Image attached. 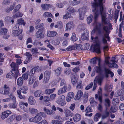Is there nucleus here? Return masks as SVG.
I'll return each instance as SVG.
<instances>
[{
  "label": "nucleus",
  "mask_w": 124,
  "mask_h": 124,
  "mask_svg": "<svg viewBox=\"0 0 124 124\" xmlns=\"http://www.w3.org/2000/svg\"><path fill=\"white\" fill-rule=\"evenodd\" d=\"M5 22L7 23H10L11 22L13 24L14 22V20L13 18L8 16H7L5 18Z\"/></svg>",
  "instance_id": "32"
},
{
  "label": "nucleus",
  "mask_w": 124,
  "mask_h": 124,
  "mask_svg": "<svg viewBox=\"0 0 124 124\" xmlns=\"http://www.w3.org/2000/svg\"><path fill=\"white\" fill-rule=\"evenodd\" d=\"M105 91L108 92H110L112 90V88L111 85L106 86L105 88Z\"/></svg>",
  "instance_id": "53"
},
{
  "label": "nucleus",
  "mask_w": 124,
  "mask_h": 124,
  "mask_svg": "<svg viewBox=\"0 0 124 124\" xmlns=\"http://www.w3.org/2000/svg\"><path fill=\"white\" fill-rule=\"evenodd\" d=\"M85 15V11L80 12L79 14V19L81 20H83L84 18V16Z\"/></svg>",
  "instance_id": "43"
},
{
  "label": "nucleus",
  "mask_w": 124,
  "mask_h": 124,
  "mask_svg": "<svg viewBox=\"0 0 124 124\" xmlns=\"http://www.w3.org/2000/svg\"><path fill=\"white\" fill-rule=\"evenodd\" d=\"M93 17V16L91 14L89 17H87V21L88 24H89L92 22Z\"/></svg>",
  "instance_id": "48"
},
{
  "label": "nucleus",
  "mask_w": 124,
  "mask_h": 124,
  "mask_svg": "<svg viewBox=\"0 0 124 124\" xmlns=\"http://www.w3.org/2000/svg\"><path fill=\"white\" fill-rule=\"evenodd\" d=\"M91 38L92 40H93V41L96 43H99L98 38L97 36H96L94 38L93 36H91Z\"/></svg>",
  "instance_id": "50"
},
{
  "label": "nucleus",
  "mask_w": 124,
  "mask_h": 124,
  "mask_svg": "<svg viewBox=\"0 0 124 124\" xmlns=\"http://www.w3.org/2000/svg\"><path fill=\"white\" fill-rule=\"evenodd\" d=\"M101 26L103 27L104 26L102 24L100 23H98L95 26L96 29L98 31V33L100 34L101 33Z\"/></svg>",
  "instance_id": "23"
},
{
  "label": "nucleus",
  "mask_w": 124,
  "mask_h": 124,
  "mask_svg": "<svg viewBox=\"0 0 124 124\" xmlns=\"http://www.w3.org/2000/svg\"><path fill=\"white\" fill-rule=\"evenodd\" d=\"M22 78L24 80H26L28 78V73H25L22 75Z\"/></svg>",
  "instance_id": "62"
},
{
  "label": "nucleus",
  "mask_w": 124,
  "mask_h": 124,
  "mask_svg": "<svg viewBox=\"0 0 124 124\" xmlns=\"http://www.w3.org/2000/svg\"><path fill=\"white\" fill-rule=\"evenodd\" d=\"M40 21L41 20L40 19H38L35 22V24L37 25L35 27L36 29H40L44 27L43 26L44 25V24L42 23H40Z\"/></svg>",
  "instance_id": "16"
},
{
  "label": "nucleus",
  "mask_w": 124,
  "mask_h": 124,
  "mask_svg": "<svg viewBox=\"0 0 124 124\" xmlns=\"http://www.w3.org/2000/svg\"><path fill=\"white\" fill-rule=\"evenodd\" d=\"M71 78L72 83L73 85H75L77 84L78 78L76 75L72 74Z\"/></svg>",
  "instance_id": "15"
},
{
  "label": "nucleus",
  "mask_w": 124,
  "mask_h": 124,
  "mask_svg": "<svg viewBox=\"0 0 124 124\" xmlns=\"http://www.w3.org/2000/svg\"><path fill=\"white\" fill-rule=\"evenodd\" d=\"M92 111L91 107L90 106L87 107L85 110V112L86 113L91 112Z\"/></svg>",
  "instance_id": "58"
},
{
  "label": "nucleus",
  "mask_w": 124,
  "mask_h": 124,
  "mask_svg": "<svg viewBox=\"0 0 124 124\" xmlns=\"http://www.w3.org/2000/svg\"><path fill=\"white\" fill-rule=\"evenodd\" d=\"M10 65L12 68L11 70L12 71H10L7 74L6 77L7 78L11 79L13 77L15 78V79L16 80L19 74L17 65L14 62H12Z\"/></svg>",
  "instance_id": "2"
},
{
  "label": "nucleus",
  "mask_w": 124,
  "mask_h": 124,
  "mask_svg": "<svg viewBox=\"0 0 124 124\" xmlns=\"http://www.w3.org/2000/svg\"><path fill=\"white\" fill-rule=\"evenodd\" d=\"M16 26H14L13 29L12 34L14 36H18L20 34H22L23 30L22 29H20L19 28L16 27Z\"/></svg>",
  "instance_id": "4"
},
{
  "label": "nucleus",
  "mask_w": 124,
  "mask_h": 124,
  "mask_svg": "<svg viewBox=\"0 0 124 124\" xmlns=\"http://www.w3.org/2000/svg\"><path fill=\"white\" fill-rule=\"evenodd\" d=\"M8 30L5 28H3L0 29V34L5 35L8 32Z\"/></svg>",
  "instance_id": "37"
},
{
  "label": "nucleus",
  "mask_w": 124,
  "mask_h": 124,
  "mask_svg": "<svg viewBox=\"0 0 124 124\" xmlns=\"http://www.w3.org/2000/svg\"><path fill=\"white\" fill-rule=\"evenodd\" d=\"M73 27V22L72 21H70L66 24V31L70 30L71 28Z\"/></svg>",
  "instance_id": "20"
},
{
  "label": "nucleus",
  "mask_w": 124,
  "mask_h": 124,
  "mask_svg": "<svg viewBox=\"0 0 124 124\" xmlns=\"http://www.w3.org/2000/svg\"><path fill=\"white\" fill-rule=\"evenodd\" d=\"M23 16V14L22 13L18 12L16 13L15 15H14L13 17L14 18H16L19 17H22Z\"/></svg>",
  "instance_id": "44"
},
{
  "label": "nucleus",
  "mask_w": 124,
  "mask_h": 124,
  "mask_svg": "<svg viewBox=\"0 0 124 124\" xmlns=\"http://www.w3.org/2000/svg\"><path fill=\"white\" fill-rule=\"evenodd\" d=\"M81 118V115L78 114H76L75 116L73 117V119L75 122H76L79 121Z\"/></svg>",
  "instance_id": "25"
},
{
  "label": "nucleus",
  "mask_w": 124,
  "mask_h": 124,
  "mask_svg": "<svg viewBox=\"0 0 124 124\" xmlns=\"http://www.w3.org/2000/svg\"><path fill=\"white\" fill-rule=\"evenodd\" d=\"M109 27L107 26H104L103 27V30L105 31L106 32V34L104 36L105 37L107 38L109 37V32H110V31H109V32H108L109 30H112L113 29L112 26L111 24L109 25Z\"/></svg>",
  "instance_id": "11"
},
{
  "label": "nucleus",
  "mask_w": 124,
  "mask_h": 124,
  "mask_svg": "<svg viewBox=\"0 0 124 124\" xmlns=\"http://www.w3.org/2000/svg\"><path fill=\"white\" fill-rule=\"evenodd\" d=\"M55 119L56 120H53L52 121V124H62L64 121V118L60 116H56Z\"/></svg>",
  "instance_id": "6"
},
{
  "label": "nucleus",
  "mask_w": 124,
  "mask_h": 124,
  "mask_svg": "<svg viewBox=\"0 0 124 124\" xmlns=\"http://www.w3.org/2000/svg\"><path fill=\"white\" fill-rule=\"evenodd\" d=\"M47 36L49 37H54L57 34V32L54 31H47Z\"/></svg>",
  "instance_id": "22"
},
{
  "label": "nucleus",
  "mask_w": 124,
  "mask_h": 124,
  "mask_svg": "<svg viewBox=\"0 0 124 124\" xmlns=\"http://www.w3.org/2000/svg\"><path fill=\"white\" fill-rule=\"evenodd\" d=\"M56 102L57 104L62 106H65L66 104L65 96L62 95L60 96L56 101Z\"/></svg>",
  "instance_id": "5"
},
{
  "label": "nucleus",
  "mask_w": 124,
  "mask_h": 124,
  "mask_svg": "<svg viewBox=\"0 0 124 124\" xmlns=\"http://www.w3.org/2000/svg\"><path fill=\"white\" fill-rule=\"evenodd\" d=\"M62 68L61 67H59L55 70V73L56 75L57 76H59L61 73Z\"/></svg>",
  "instance_id": "39"
},
{
  "label": "nucleus",
  "mask_w": 124,
  "mask_h": 124,
  "mask_svg": "<svg viewBox=\"0 0 124 124\" xmlns=\"http://www.w3.org/2000/svg\"><path fill=\"white\" fill-rule=\"evenodd\" d=\"M34 95L36 97H39L43 94L42 90H38L34 92Z\"/></svg>",
  "instance_id": "26"
},
{
  "label": "nucleus",
  "mask_w": 124,
  "mask_h": 124,
  "mask_svg": "<svg viewBox=\"0 0 124 124\" xmlns=\"http://www.w3.org/2000/svg\"><path fill=\"white\" fill-rule=\"evenodd\" d=\"M90 50L93 52H95L98 54L100 53L101 52L100 43H96L94 45H91L90 47Z\"/></svg>",
  "instance_id": "3"
},
{
  "label": "nucleus",
  "mask_w": 124,
  "mask_h": 124,
  "mask_svg": "<svg viewBox=\"0 0 124 124\" xmlns=\"http://www.w3.org/2000/svg\"><path fill=\"white\" fill-rule=\"evenodd\" d=\"M45 17H52L53 16L50 12H46L44 13L43 15Z\"/></svg>",
  "instance_id": "36"
},
{
  "label": "nucleus",
  "mask_w": 124,
  "mask_h": 124,
  "mask_svg": "<svg viewBox=\"0 0 124 124\" xmlns=\"http://www.w3.org/2000/svg\"><path fill=\"white\" fill-rule=\"evenodd\" d=\"M55 90V88L52 89H46L45 91V93L46 94H50L53 92Z\"/></svg>",
  "instance_id": "41"
},
{
  "label": "nucleus",
  "mask_w": 124,
  "mask_h": 124,
  "mask_svg": "<svg viewBox=\"0 0 124 124\" xmlns=\"http://www.w3.org/2000/svg\"><path fill=\"white\" fill-rule=\"evenodd\" d=\"M67 11L68 12H70V14H74L76 11V10L73 8L70 7H69L67 9Z\"/></svg>",
  "instance_id": "35"
},
{
  "label": "nucleus",
  "mask_w": 124,
  "mask_h": 124,
  "mask_svg": "<svg viewBox=\"0 0 124 124\" xmlns=\"http://www.w3.org/2000/svg\"><path fill=\"white\" fill-rule=\"evenodd\" d=\"M51 72L48 71H46L44 74V77L43 80V83H47L50 78Z\"/></svg>",
  "instance_id": "9"
},
{
  "label": "nucleus",
  "mask_w": 124,
  "mask_h": 124,
  "mask_svg": "<svg viewBox=\"0 0 124 124\" xmlns=\"http://www.w3.org/2000/svg\"><path fill=\"white\" fill-rule=\"evenodd\" d=\"M28 104L26 102H21L20 103V107L22 108L23 106L24 105L26 107H27L28 106Z\"/></svg>",
  "instance_id": "64"
},
{
  "label": "nucleus",
  "mask_w": 124,
  "mask_h": 124,
  "mask_svg": "<svg viewBox=\"0 0 124 124\" xmlns=\"http://www.w3.org/2000/svg\"><path fill=\"white\" fill-rule=\"evenodd\" d=\"M44 29V28L43 27L38 29L35 34V36L37 38L41 39L44 38V33L43 30Z\"/></svg>",
  "instance_id": "8"
},
{
  "label": "nucleus",
  "mask_w": 124,
  "mask_h": 124,
  "mask_svg": "<svg viewBox=\"0 0 124 124\" xmlns=\"http://www.w3.org/2000/svg\"><path fill=\"white\" fill-rule=\"evenodd\" d=\"M104 70L105 72V76L106 78H108L109 77L108 74L109 73L108 72V69L105 68Z\"/></svg>",
  "instance_id": "55"
},
{
  "label": "nucleus",
  "mask_w": 124,
  "mask_h": 124,
  "mask_svg": "<svg viewBox=\"0 0 124 124\" xmlns=\"http://www.w3.org/2000/svg\"><path fill=\"white\" fill-rule=\"evenodd\" d=\"M117 110L116 107L115 106H112L110 109V111L111 112L114 113Z\"/></svg>",
  "instance_id": "51"
},
{
  "label": "nucleus",
  "mask_w": 124,
  "mask_h": 124,
  "mask_svg": "<svg viewBox=\"0 0 124 124\" xmlns=\"http://www.w3.org/2000/svg\"><path fill=\"white\" fill-rule=\"evenodd\" d=\"M99 65V66H96L95 67L94 69L96 73L101 74L102 72V70L101 66L100 65V64Z\"/></svg>",
  "instance_id": "31"
},
{
  "label": "nucleus",
  "mask_w": 124,
  "mask_h": 124,
  "mask_svg": "<svg viewBox=\"0 0 124 124\" xmlns=\"http://www.w3.org/2000/svg\"><path fill=\"white\" fill-rule=\"evenodd\" d=\"M90 103L91 106L93 107L95 106L97 104V102L92 99H90Z\"/></svg>",
  "instance_id": "46"
},
{
  "label": "nucleus",
  "mask_w": 124,
  "mask_h": 124,
  "mask_svg": "<svg viewBox=\"0 0 124 124\" xmlns=\"http://www.w3.org/2000/svg\"><path fill=\"white\" fill-rule=\"evenodd\" d=\"M74 96V93L73 92H70L68 94V95L66 98L67 102H69L70 101L71 99L73 98Z\"/></svg>",
  "instance_id": "19"
},
{
  "label": "nucleus",
  "mask_w": 124,
  "mask_h": 124,
  "mask_svg": "<svg viewBox=\"0 0 124 124\" xmlns=\"http://www.w3.org/2000/svg\"><path fill=\"white\" fill-rule=\"evenodd\" d=\"M64 112L65 114L66 117L69 116L71 117L73 115V113L71 112L70 110L67 108L64 109Z\"/></svg>",
  "instance_id": "18"
},
{
  "label": "nucleus",
  "mask_w": 124,
  "mask_h": 124,
  "mask_svg": "<svg viewBox=\"0 0 124 124\" xmlns=\"http://www.w3.org/2000/svg\"><path fill=\"white\" fill-rule=\"evenodd\" d=\"M11 113V112L9 110H7L3 112L2 113L1 118L2 119H4L7 117Z\"/></svg>",
  "instance_id": "12"
},
{
  "label": "nucleus",
  "mask_w": 124,
  "mask_h": 124,
  "mask_svg": "<svg viewBox=\"0 0 124 124\" xmlns=\"http://www.w3.org/2000/svg\"><path fill=\"white\" fill-rule=\"evenodd\" d=\"M29 110L30 113L32 114H36L38 112V110L37 109L33 108H30Z\"/></svg>",
  "instance_id": "40"
},
{
  "label": "nucleus",
  "mask_w": 124,
  "mask_h": 124,
  "mask_svg": "<svg viewBox=\"0 0 124 124\" xmlns=\"http://www.w3.org/2000/svg\"><path fill=\"white\" fill-rule=\"evenodd\" d=\"M17 104L16 102H13V103H11L9 105L10 107L12 108H15L17 107Z\"/></svg>",
  "instance_id": "49"
},
{
  "label": "nucleus",
  "mask_w": 124,
  "mask_h": 124,
  "mask_svg": "<svg viewBox=\"0 0 124 124\" xmlns=\"http://www.w3.org/2000/svg\"><path fill=\"white\" fill-rule=\"evenodd\" d=\"M82 81H80L78 83V84L77 85L76 87L78 89H83V87L81 85Z\"/></svg>",
  "instance_id": "57"
},
{
  "label": "nucleus",
  "mask_w": 124,
  "mask_h": 124,
  "mask_svg": "<svg viewBox=\"0 0 124 124\" xmlns=\"http://www.w3.org/2000/svg\"><path fill=\"white\" fill-rule=\"evenodd\" d=\"M38 50L36 48H32L31 50L32 54H36L37 53H39L38 52Z\"/></svg>",
  "instance_id": "59"
},
{
  "label": "nucleus",
  "mask_w": 124,
  "mask_h": 124,
  "mask_svg": "<svg viewBox=\"0 0 124 124\" xmlns=\"http://www.w3.org/2000/svg\"><path fill=\"white\" fill-rule=\"evenodd\" d=\"M104 105L105 106L106 109H107L108 107H110V101L108 98L105 99V100Z\"/></svg>",
  "instance_id": "29"
},
{
  "label": "nucleus",
  "mask_w": 124,
  "mask_h": 124,
  "mask_svg": "<svg viewBox=\"0 0 124 124\" xmlns=\"http://www.w3.org/2000/svg\"><path fill=\"white\" fill-rule=\"evenodd\" d=\"M67 86L65 85L62 88L59 90L58 92V94L59 95L62 93H65L66 92Z\"/></svg>",
  "instance_id": "24"
},
{
  "label": "nucleus",
  "mask_w": 124,
  "mask_h": 124,
  "mask_svg": "<svg viewBox=\"0 0 124 124\" xmlns=\"http://www.w3.org/2000/svg\"><path fill=\"white\" fill-rule=\"evenodd\" d=\"M110 57L109 56L106 57L105 58V62L106 64H108V65L109 66V65L111 64V63L109 62V59Z\"/></svg>",
  "instance_id": "54"
},
{
  "label": "nucleus",
  "mask_w": 124,
  "mask_h": 124,
  "mask_svg": "<svg viewBox=\"0 0 124 124\" xmlns=\"http://www.w3.org/2000/svg\"><path fill=\"white\" fill-rule=\"evenodd\" d=\"M44 111L47 114L51 115L53 112V111L52 110L47 109L46 107L44 108Z\"/></svg>",
  "instance_id": "42"
},
{
  "label": "nucleus",
  "mask_w": 124,
  "mask_h": 124,
  "mask_svg": "<svg viewBox=\"0 0 124 124\" xmlns=\"http://www.w3.org/2000/svg\"><path fill=\"white\" fill-rule=\"evenodd\" d=\"M42 117L38 115V114L34 117L30 118L29 121L30 122L37 123L39 122L42 119Z\"/></svg>",
  "instance_id": "10"
},
{
  "label": "nucleus",
  "mask_w": 124,
  "mask_h": 124,
  "mask_svg": "<svg viewBox=\"0 0 124 124\" xmlns=\"http://www.w3.org/2000/svg\"><path fill=\"white\" fill-rule=\"evenodd\" d=\"M78 38L76 37V34L74 33H73L70 38V40L73 42H74L78 40Z\"/></svg>",
  "instance_id": "34"
},
{
  "label": "nucleus",
  "mask_w": 124,
  "mask_h": 124,
  "mask_svg": "<svg viewBox=\"0 0 124 124\" xmlns=\"http://www.w3.org/2000/svg\"><path fill=\"white\" fill-rule=\"evenodd\" d=\"M23 79L22 77L19 78L17 80V86L19 87L22 86L23 84Z\"/></svg>",
  "instance_id": "21"
},
{
  "label": "nucleus",
  "mask_w": 124,
  "mask_h": 124,
  "mask_svg": "<svg viewBox=\"0 0 124 124\" xmlns=\"http://www.w3.org/2000/svg\"><path fill=\"white\" fill-rule=\"evenodd\" d=\"M41 6L43 10L47 11L49 8H51L52 6L49 4H42Z\"/></svg>",
  "instance_id": "14"
},
{
  "label": "nucleus",
  "mask_w": 124,
  "mask_h": 124,
  "mask_svg": "<svg viewBox=\"0 0 124 124\" xmlns=\"http://www.w3.org/2000/svg\"><path fill=\"white\" fill-rule=\"evenodd\" d=\"M31 59H31V58L26 57L25 60L24 62V64H26L30 62Z\"/></svg>",
  "instance_id": "63"
},
{
  "label": "nucleus",
  "mask_w": 124,
  "mask_h": 124,
  "mask_svg": "<svg viewBox=\"0 0 124 124\" xmlns=\"http://www.w3.org/2000/svg\"><path fill=\"white\" fill-rule=\"evenodd\" d=\"M94 13V23H96L99 14V10H97V11Z\"/></svg>",
  "instance_id": "33"
},
{
  "label": "nucleus",
  "mask_w": 124,
  "mask_h": 124,
  "mask_svg": "<svg viewBox=\"0 0 124 124\" xmlns=\"http://www.w3.org/2000/svg\"><path fill=\"white\" fill-rule=\"evenodd\" d=\"M109 67L110 68L114 67L116 68H117L118 67V66L116 64L114 63H111V64L109 65Z\"/></svg>",
  "instance_id": "52"
},
{
  "label": "nucleus",
  "mask_w": 124,
  "mask_h": 124,
  "mask_svg": "<svg viewBox=\"0 0 124 124\" xmlns=\"http://www.w3.org/2000/svg\"><path fill=\"white\" fill-rule=\"evenodd\" d=\"M83 95V93L81 90H79L78 91L77 94L75 97V100H80Z\"/></svg>",
  "instance_id": "17"
},
{
  "label": "nucleus",
  "mask_w": 124,
  "mask_h": 124,
  "mask_svg": "<svg viewBox=\"0 0 124 124\" xmlns=\"http://www.w3.org/2000/svg\"><path fill=\"white\" fill-rule=\"evenodd\" d=\"M16 120L17 121H19L23 119L22 116L21 115H18L15 117Z\"/></svg>",
  "instance_id": "61"
},
{
  "label": "nucleus",
  "mask_w": 124,
  "mask_h": 124,
  "mask_svg": "<svg viewBox=\"0 0 124 124\" xmlns=\"http://www.w3.org/2000/svg\"><path fill=\"white\" fill-rule=\"evenodd\" d=\"M39 67V66H37L36 67L32 68L29 72V75L31 76H32L35 73Z\"/></svg>",
  "instance_id": "28"
},
{
  "label": "nucleus",
  "mask_w": 124,
  "mask_h": 124,
  "mask_svg": "<svg viewBox=\"0 0 124 124\" xmlns=\"http://www.w3.org/2000/svg\"><path fill=\"white\" fill-rule=\"evenodd\" d=\"M3 90L2 88L0 89V93L3 95L8 94L10 91V88L9 86L6 84L4 85Z\"/></svg>",
  "instance_id": "7"
},
{
  "label": "nucleus",
  "mask_w": 124,
  "mask_h": 124,
  "mask_svg": "<svg viewBox=\"0 0 124 124\" xmlns=\"http://www.w3.org/2000/svg\"><path fill=\"white\" fill-rule=\"evenodd\" d=\"M93 85V83L92 82H91L86 87L85 89L86 90H88L89 89L92 87Z\"/></svg>",
  "instance_id": "60"
},
{
  "label": "nucleus",
  "mask_w": 124,
  "mask_h": 124,
  "mask_svg": "<svg viewBox=\"0 0 124 124\" xmlns=\"http://www.w3.org/2000/svg\"><path fill=\"white\" fill-rule=\"evenodd\" d=\"M103 0H94L92 4V11L95 12L98 10V7L100 8V12L101 16V22L104 24H108L107 21V18H106V15L105 14L104 11V8L103 6L102 1Z\"/></svg>",
  "instance_id": "1"
},
{
  "label": "nucleus",
  "mask_w": 124,
  "mask_h": 124,
  "mask_svg": "<svg viewBox=\"0 0 124 124\" xmlns=\"http://www.w3.org/2000/svg\"><path fill=\"white\" fill-rule=\"evenodd\" d=\"M76 49H77V47L76 46H71L68 47L66 50L68 51H71L72 50H75Z\"/></svg>",
  "instance_id": "47"
},
{
  "label": "nucleus",
  "mask_w": 124,
  "mask_h": 124,
  "mask_svg": "<svg viewBox=\"0 0 124 124\" xmlns=\"http://www.w3.org/2000/svg\"><path fill=\"white\" fill-rule=\"evenodd\" d=\"M97 60H98L99 61V64L100 63L101 61V59L100 58L95 57L91 59L90 61V62H92L93 64H95L96 63Z\"/></svg>",
  "instance_id": "30"
},
{
  "label": "nucleus",
  "mask_w": 124,
  "mask_h": 124,
  "mask_svg": "<svg viewBox=\"0 0 124 124\" xmlns=\"http://www.w3.org/2000/svg\"><path fill=\"white\" fill-rule=\"evenodd\" d=\"M29 104L31 105H34L35 103V101L34 98L32 96H30L28 99Z\"/></svg>",
  "instance_id": "27"
},
{
  "label": "nucleus",
  "mask_w": 124,
  "mask_h": 124,
  "mask_svg": "<svg viewBox=\"0 0 124 124\" xmlns=\"http://www.w3.org/2000/svg\"><path fill=\"white\" fill-rule=\"evenodd\" d=\"M21 5L20 4H18L15 7L14 9V13L18 11L21 8Z\"/></svg>",
  "instance_id": "56"
},
{
  "label": "nucleus",
  "mask_w": 124,
  "mask_h": 124,
  "mask_svg": "<svg viewBox=\"0 0 124 124\" xmlns=\"http://www.w3.org/2000/svg\"><path fill=\"white\" fill-rule=\"evenodd\" d=\"M26 24V22L24 21V20L23 18H21L18 19L17 21V23L15 25V26L19 28L20 25H23L24 26Z\"/></svg>",
  "instance_id": "13"
},
{
  "label": "nucleus",
  "mask_w": 124,
  "mask_h": 124,
  "mask_svg": "<svg viewBox=\"0 0 124 124\" xmlns=\"http://www.w3.org/2000/svg\"><path fill=\"white\" fill-rule=\"evenodd\" d=\"M101 116V115L99 113H96L94 116V119L95 121L97 122L99 120V119L100 118Z\"/></svg>",
  "instance_id": "45"
},
{
  "label": "nucleus",
  "mask_w": 124,
  "mask_h": 124,
  "mask_svg": "<svg viewBox=\"0 0 124 124\" xmlns=\"http://www.w3.org/2000/svg\"><path fill=\"white\" fill-rule=\"evenodd\" d=\"M103 78V76H98V77H96L95 78V79H96V81H97V83L98 84L100 85H101Z\"/></svg>",
  "instance_id": "38"
}]
</instances>
